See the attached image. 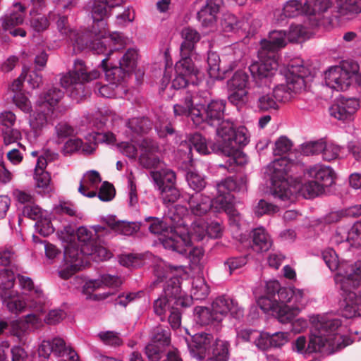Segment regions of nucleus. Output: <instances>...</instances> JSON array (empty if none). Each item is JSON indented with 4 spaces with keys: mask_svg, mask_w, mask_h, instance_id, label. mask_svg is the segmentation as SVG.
Wrapping results in <instances>:
<instances>
[{
    "mask_svg": "<svg viewBox=\"0 0 361 361\" xmlns=\"http://www.w3.org/2000/svg\"><path fill=\"white\" fill-rule=\"evenodd\" d=\"M25 7L20 3H16L13 8L1 18L2 27L4 30H11L23 23L25 20Z\"/></svg>",
    "mask_w": 361,
    "mask_h": 361,
    "instance_id": "nucleus-27",
    "label": "nucleus"
},
{
    "mask_svg": "<svg viewBox=\"0 0 361 361\" xmlns=\"http://www.w3.org/2000/svg\"><path fill=\"white\" fill-rule=\"evenodd\" d=\"M109 61L107 58H104L100 64L105 72L106 80L115 85L120 86L121 82L124 81L129 74L120 66H111V64L109 63Z\"/></svg>",
    "mask_w": 361,
    "mask_h": 361,
    "instance_id": "nucleus-32",
    "label": "nucleus"
},
{
    "mask_svg": "<svg viewBox=\"0 0 361 361\" xmlns=\"http://www.w3.org/2000/svg\"><path fill=\"white\" fill-rule=\"evenodd\" d=\"M191 212L195 216L206 214L212 207V200L210 197L201 193L191 195L188 200Z\"/></svg>",
    "mask_w": 361,
    "mask_h": 361,
    "instance_id": "nucleus-31",
    "label": "nucleus"
},
{
    "mask_svg": "<svg viewBox=\"0 0 361 361\" xmlns=\"http://www.w3.org/2000/svg\"><path fill=\"white\" fill-rule=\"evenodd\" d=\"M176 74H180L188 78L192 84L197 83L199 71L194 66V64L189 57H184L176 63L175 66Z\"/></svg>",
    "mask_w": 361,
    "mask_h": 361,
    "instance_id": "nucleus-35",
    "label": "nucleus"
},
{
    "mask_svg": "<svg viewBox=\"0 0 361 361\" xmlns=\"http://www.w3.org/2000/svg\"><path fill=\"white\" fill-rule=\"evenodd\" d=\"M199 106V104H195L193 97L188 94L180 103L173 106V114L175 116L190 117L197 124L203 121V114Z\"/></svg>",
    "mask_w": 361,
    "mask_h": 361,
    "instance_id": "nucleus-22",
    "label": "nucleus"
},
{
    "mask_svg": "<svg viewBox=\"0 0 361 361\" xmlns=\"http://www.w3.org/2000/svg\"><path fill=\"white\" fill-rule=\"evenodd\" d=\"M15 284L14 273L9 269H4L0 272V293H12Z\"/></svg>",
    "mask_w": 361,
    "mask_h": 361,
    "instance_id": "nucleus-52",
    "label": "nucleus"
},
{
    "mask_svg": "<svg viewBox=\"0 0 361 361\" xmlns=\"http://www.w3.org/2000/svg\"><path fill=\"white\" fill-rule=\"evenodd\" d=\"M81 253L84 255H90L94 260H106L111 257V253L104 246L94 245H86L81 249Z\"/></svg>",
    "mask_w": 361,
    "mask_h": 361,
    "instance_id": "nucleus-43",
    "label": "nucleus"
},
{
    "mask_svg": "<svg viewBox=\"0 0 361 361\" xmlns=\"http://www.w3.org/2000/svg\"><path fill=\"white\" fill-rule=\"evenodd\" d=\"M0 296L3 304L12 313L20 314L28 306V302H27L17 290L12 293H1Z\"/></svg>",
    "mask_w": 361,
    "mask_h": 361,
    "instance_id": "nucleus-29",
    "label": "nucleus"
},
{
    "mask_svg": "<svg viewBox=\"0 0 361 361\" xmlns=\"http://www.w3.org/2000/svg\"><path fill=\"white\" fill-rule=\"evenodd\" d=\"M359 106L360 103L355 98H341L331 106L329 114L338 120H350Z\"/></svg>",
    "mask_w": 361,
    "mask_h": 361,
    "instance_id": "nucleus-21",
    "label": "nucleus"
},
{
    "mask_svg": "<svg viewBox=\"0 0 361 361\" xmlns=\"http://www.w3.org/2000/svg\"><path fill=\"white\" fill-rule=\"evenodd\" d=\"M55 133L59 143L75 134L74 128L66 122H61L55 126Z\"/></svg>",
    "mask_w": 361,
    "mask_h": 361,
    "instance_id": "nucleus-60",
    "label": "nucleus"
},
{
    "mask_svg": "<svg viewBox=\"0 0 361 361\" xmlns=\"http://www.w3.org/2000/svg\"><path fill=\"white\" fill-rule=\"evenodd\" d=\"M322 257L326 264L331 271H338L335 276V279H336L337 275L339 274L340 270H341L343 273L350 272L349 267H351L352 265H348L346 264H339L338 256L333 249L328 248L322 252Z\"/></svg>",
    "mask_w": 361,
    "mask_h": 361,
    "instance_id": "nucleus-41",
    "label": "nucleus"
},
{
    "mask_svg": "<svg viewBox=\"0 0 361 361\" xmlns=\"http://www.w3.org/2000/svg\"><path fill=\"white\" fill-rule=\"evenodd\" d=\"M213 319L221 322L228 312L235 318L240 319L243 316V310L239 307L237 302L232 298L225 296L216 298L212 304Z\"/></svg>",
    "mask_w": 361,
    "mask_h": 361,
    "instance_id": "nucleus-16",
    "label": "nucleus"
},
{
    "mask_svg": "<svg viewBox=\"0 0 361 361\" xmlns=\"http://www.w3.org/2000/svg\"><path fill=\"white\" fill-rule=\"evenodd\" d=\"M222 0H207L206 4L197 13V18L204 27L213 29L216 27L217 16Z\"/></svg>",
    "mask_w": 361,
    "mask_h": 361,
    "instance_id": "nucleus-23",
    "label": "nucleus"
},
{
    "mask_svg": "<svg viewBox=\"0 0 361 361\" xmlns=\"http://www.w3.org/2000/svg\"><path fill=\"white\" fill-rule=\"evenodd\" d=\"M259 336V331L247 328L239 327L236 329V341L237 342H250Z\"/></svg>",
    "mask_w": 361,
    "mask_h": 361,
    "instance_id": "nucleus-64",
    "label": "nucleus"
},
{
    "mask_svg": "<svg viewBox=\"0 0 361 361\" xmlns=\"http://www.w3.org/2000/svg\"><path fill=\"white\" fill-rule=\"evenodd\" d=\"M94 150L93 144L83 143L80 139H69L63 147L64 154H72L75 152H80L84 154H90Z\"/></svg>",
    "mask_w": 361,
    "mask_h": 361,
    "instance_id": "nucleus-42",
    "label": "nucleus"
},
{
    "mask_svg": "<svg viewBox=\"0 0 361 361\" xmlns=\"http://www.w3.org/2000/svg\"><path fill=\"white\" fill-rule=\"evenodd\" d=\"M181 36L183 39L180 51L184 56L188 55L195 48V45L200 39L199 32L191 27H185L182 30Z\"/></svg>",
    "mask_w": 361,
    "mask_h": 361,
    "instance_id": "nucleus-36",
    "label": "nucleus"
},
{
    "mask_svg": "<svg viewBox=\"0 0 361 361\" xmlns=\"http://www.w3.org/2000/svg\"><path fill=\"white\" fill-rule=\"evenodd\" d=\"M99 75L97 70L87 72L84 62L77 59L73 70L61 77L60 83L63 88L70 91L72 97L78 99L86 96L84 93V83L97 79Z\"/></svg>",
    "mask_w": 361,
    "mask_h": 361,
    "instance_id": "nucleus-8",
    "label": "nucleus"
},
{
    "mask_svg": "<svg viewBox=\"0 0 361 361\" xmlns=\"http://www.w3.org/2000/svg\"><path fill=\"white\" fill-rule=\"evenodd\" d=\"M305 174L322 184L323 188L331 185L334 182V171L324 165L317 164L311 166L307 170Z\"/></svg>",
    "mask_w": 361,
    "mask_h": 361,
    "instance_id": "nucleus-30",
    "label": "nucleus"
},
{
    "mask_svg": "<svg viewBox=\"0 0 361 361\" xmlns=\"http://www.w3.org/2000/svg\"><path fill=\"white\" fill-rule=\"evenodd\" d=\"M164 297H160L154 301V312L162 317L167 310L171 307V302L174 300L173 304L176 305L188 306L190 305V298L185 297L180 288V279L171 277L167 281L164 288Z\"/></svg>",
    "mask_w": 361,
    "mask_h": 361,
    "instance_id": "nucleus-12",
    "label": "nucleus"
},
{
    "mask_svg": "<svg viewBox=\"0 0 361 361\" xmlns=\"http://www.w3.org/2000/svg\"><path fill=\"white\" fill-rule=\"evenodd\" d=\"M158 189L163 203L167 207L176 202L180 197V192L176 186H166Z\"/></svg>",
    "mask_w": 361,
    "mask_h": 361,
    "instance_id": "nucleus-54",
    "label": "nucleus"
},
{
    "mask_svg": "<svg viewBox=\"0 0 361 361\" xmlns=\"http://www.w3.org/2000/svg\"><path fill=\"white\" fill-rule=\"evenodd\" d=\"M209 293V288L203 278L195 279L192 283L191 298L195 300H204Z\"/></svg>",
    "mask_w": 361,
    "mask_h": 361,
    "instance_id": "nucleus-48",
    "label": "nucleus"
},
{
    "mask_svg": "<svg viewBox=\"0 0 361 361\" xmlns=\"http://www.w3.org/2000/svg\"><path fill=\"white\" fill-rule=\"evenodd\" d=\"M279 300L290 307H297L299 312L306 302V295L303 290L295 288H283L279 292Z\"/></svg>",
    "mask_w": 361,
    "mask_h": 361,
    "instance_id": "nucleus-24",
    "label": "nucleus"
},
{
    "mask_svg": "<svg viewBox=\"0 0 361 361\" xmlns=\"http://www.w3.org/2000/svg\"><path fill=\"white\" fill-rule=\"evenodd\" d=\"M247 178L239 176L228 177L216 185L217 195L212 200V207L216 212H225L230 216H235L238 212L234 207V197L232 192L247 190Z\"/></svg>",
    "mask_w": 361,
    "mask_h": 361,
    "instance_id": "nucleus-7",
    "label": "nucleus"
},
{
    "mask_svg": "<svg viewBox=\"0 0 361 361\" xmlns=\"http://www.w3.org/2000/svg\"><path fill=\"white\" fill-rule=\"evenodd\" d=\"M257 305L265 312L272 311L275 313L281 323L292 321L299 313L298 307H290L287 305L281 303L279 300V301L273 300L269 295L260 297L257 300Z\"/></svg>",
    "mask_w": 361,
    "mask_h": 361,
    "instance_id": "nucleus-14",
    "label": "nucleus"
},
{
    "mask_svg": "<svg viewBox=\"0 0 361 361\" xmlns=\"http://www.w3.org/2000/svg\"><path fill=\"white\" fill-rule=\"evenodd\" d=\"M307 75L306 68L298 62H293L288 66L286 75V84H281L273 90V96L278 102L290 101L294 94L305 87L304 78Z\"/></svg>",
    "mask_w": 361,
    "mask_h": 361,
    "instance_id": "nucleus-10",
    "label": "nucleus"
},
{
    "mask_svg": "<svg viewBox=\"0 0 361 361\" xmlns=\"http://www.w3.org/2000/svg\"><path fill=\"white\" fill-rule=\"evenodd\" d=\"M103 230V228L97 226L94 228V232L85 226L78 228L77 231V237L79 242L81 243L80 250L82 247L86 245H94L95 243L94 240V236L96 235L97 233ZM80 255H82L81 250L79 252Z\"/></svg>",
    "mask_w": 361,
    "mask_h": 361,
    "instance_id": "nucleus-45",
    "label": "nucleus"
},
{
    "mask_svg": "<svg viewBox=\"0 0 361 361\" xmlns=\"http://www.w3.org/2000/svg\"><path fill=\"white\" fill-rule=\"evenodd\" d=\"M267 67L257 63H252L249 67L253 78L250 94L256 99L257 107L262 111L279 108L278 102L271 94L272 78L276 73V63L273 62Z\"/></svg>",
    "mask_w": 361,
    "mask_h": 361,
    "instance_id": "nucleus-4",
    "label": "nucleus"
},
{
    "mask_svg": "<svg viewBox=\"0 0 361 361\" xmlns=\"http://www.w3.org/2000/svg\"><path fill=\"white\" fill-rule=\"evenodd\" d=\"M34 179L39 193L46 195L52 191L51 176L47 171L35 172Z\"/></svg>",
    "mask_w": 361,
    "mask_h": 361,
    "instance_id": "nucleus-46",
    "label": "nucleus"
},
{
    "mask_svg": "<svg viewBox=\"0 0 361 361\" xmlns=\"http://www.w3.org/2000/svg\"><path fill=\"white\" fill-rule=\"evenodd\" d=\"M140 149L139 160L143 167L155 169L159 166L161 151L156 141L149 138L143 139L140 144Z\"/></svg>",
    "mask_w": 361,
    "mask_h": 361,
    "instance_id": "nucleus-15",
    "label": "nucleus"
},
{
    "mask_svg": "<svg viewBox=\"0 0 361 361\" xmlns=\"http://www.w3.org/2000/svg\"><path fill=\"white\" fill-rule=\"evenodd\" d=\"M63 97V92L60 89L52 87L39 97L37 104L42 108L43 106H47L48 110L51 111Z\"/></svg>",
    "mask_w": 361,
    "mask_h": 361,
    "instance_id": "nucleus-40",
    "label": "nucleus"
},
{
    "mask_svg": "<svg viewBox=\"0 0 361 361\" xmlns=\"http://www.w3.org/2000/svg\"><path fill=\"white\" fill-rule=\"evenodd\" d=\"M241 22L238 21L233 14L226 13L223 16L221 26L226 32L235 31L241 27Z\"/></svg>",
    "mask_w": 361,
    "mask_h": 361,
    "instance_id": "nucleus-62",
    "label": "nucleus"
},
{
    "mask_svg": "<svg viewBox=\"0 0 361 361\" xmlns=\"http://www.w3.org/2000/svg\"><path fill=\"white\" fill-rule=\"evenodd\" d=\"M230 357L229 343L227 341L217 339L212 349L213 361H227Z\"/></svg>",
    "mask_w": 361,
    "mask_h": 361,
    "instance_id": "nucleus-49",
    "label": "nucleus"
},
{
    "mask_svg": "<svg viewBox=\"0 0 361 361\" xmlns=\"http://www.w3.org/2000/svg\"><path fill=\"white\" fill-rule=\"evenodd\" d=\"M207 235L206 222L195 221L188 232L182 233L178 230H171L165 238L161 239L163 246L166 249L172 250L178 253L187 252L185 247L191 246L194 242L202 240Z\"/></svg>",
    "mask_w": 361,
    "mask_h": 361,
    "instance_id": "nucleus-9",
    "label": "nucleus"
},
{
    "mask_svg": "<svg viewBox=\"0 0 361 361\" xmlns=\"http://www.w3.org/2000/svg\"><path fill=\"white\" fill-rule=\"evenodd\" d=\"M322 184L315 180H310L303 184L300 192L305 198H312L319 195L324 192Z\"/></svg>",
    "mask_w": 361,
    "mask_h": 361,
    "instance_id": "nucleus-55",
    "label": "nucleus"
},
{
    "mask_svg": "<svg viewBox=\"0 0 361 361\" xmlns=\"http://www.w3.org/2000/svg\"><path fill=\"white\" fill-rule=\"evenodd\" d=\"M343 238L353 246L361 245V221L354 224L347 231H339Z\"/></svg>",
    "mask_w": 361,
    "mask_h": 361,
    "instance_id": "nucleus-50",
    "label": "nucleus"
},
{
    "mask_svg": "<svg viewBox=\"0 0 361 361\" xmlns=\"http://www.w3.org/2000/svg\"><path fill=\"white\" fill-rule=\"evenodd\" d=\"M326 85L337 91L345 90L351 82V74L341 66L329 68L324 73Z\"/></svg>",
    "mask_w": 361,
    "mask_h": 361,
    "instance_id": "nucleus-18",
    "label": "nucleus"
},
{
    "mask_svg": "<svg viewBox=\"0 0 361 361\" xmlns=\"http://www.w3.org/2000/svg\"><path fill=\"white\" fill-rule=\"evenodd\" d=\"M54 347H55V355L61 357V361H79L77 353L70 346H67L63 339L61 338H54Z\"/></svg>",
    "mask_w": 361,
    "mask_h": 361,
    "instance_id": "nucleus-37",
    "label": "nucleus"
},
{
    "mask_svg": "<svg viewBox=\"0 0 361 361\" xmlns=\"http://www.w3.org/2000/svg\"><path fill=\"white\" fill-rule=\"evenodd\" d=\"M322 140L310 141L302 144L300 146L301 152L307 156L321 153L324 146Z\"/></svg>",
    "mask_w": 361,
    "mask_h": 361,
    "instance_id": "nucleus-63",
    "label": "nucleus"
},
{
    "mask_svg": "<svg viewBox=\"0 0 361 361\" xmlns=\"http://www.w3.org/2000/svg\"><path fill=\"white\" fill-rule=\"evenodd\" d=\"M137 53L135 49H129L119 61V66L128 74L136 67Z\"/></svg>",
    "mask_w": 361,
    "mask_h": 361,
    "instance_id": "nucleus-53",
    "label": "nucleus"
},
{
    "mask_svg": "<svg viewBox=\"0 0 361 361\" xmlns=\"http://www.w3.org/2000/svg\"><path fill=\"white\" fill-rule=\"evenodd\" d=\"M230 92L228 99L235 104H245L248 101L250 87L249 75L243 71H237L228 82Z\"/></svg>",
    "mask_w": 361,
    "mask_h": 361,
    "instance_id": "nucleus-13",
    "label": "nucleus"
},
{
    "mask_svg": "<svg viewBox=\"0 0 361 361\" xmlns=\"http://www.w3.org/2000/svg\"><path fill=\"white\" fill-rule=\"evenodd\" d=\"M64 258L66 267L59 271V274L61 279H68L80 269V264L77 262L80 259L79 251L68 246L65 249Z\"/></svg>",
    "mask_w": 361,
    "mask_h": 361,
    "instance_id": "nucleus-28",
    "label": "nucleus"
},
{
    "mask_svg": "<svg viewBox=\"0 0 361 361\" xmlns=\"http://www.w3.org/2000/svg\"><path fill=\"white\" fill-rule=\"evenodd\" d=\"M18 284L24 293L28 295V307L30 309L41 310L44 304L45 297L39 286H35L31 278L18 275Z\"/></svg>",
    "mask_w": 361,
    "mask_h": 361,
    "instance_id": "nucleus-17",
    "label": "nucleus"
},
{
    "mask_svg": "<svg viewBox=\"0 0 361 361\" xmlns=\"http://www.w3.org/2000/svg\"><path fill=\"white\" fill-rule=\"evenodd\" d=\"M56 27L62 38H68L71 41L74 51H81L87 47V42L83 40V33L72 29L66 16H59L56 21Z\"/></svg>",
    "mask_w": 361,
    "mask_h": 361,
    "instance_id": "nucleus-19",
    "label": "nucleus"
},
{
    "mask_svg": "<svg viewBox=\"0 0 361 361\" xmlns=\"http://www.w3.org/2000/svg\"><path fill=\"white\" fill-rule=\"evenodd\" d=\"M287 35L282 30H273L269 32L268 38L261 41V48L258 51L259 62H254L257 65H265L269 67L273 62L276 63L277 71L278 55L277 51L286 47L288 42Z\"/></svg>",
    "mask_w": 361,
    "mask_h": 361,
    "instance_id": "nucleus-11",
    "label": "nucleus"
},
{
    "mask_svg": "<svg viewBox=\"0 0 361 361\" xmlns=\"http://www.w3.org/2000/svg\"><path fill=\"white\" fill-rule=\"evenodd\" d=\"M104 221L114 232L125 235H133L140 226L139 223L118 221L115 216H111L105 218Z\"/></svg>",
    "mask_w": 361,
    "mask_h": 361,
    "instance_id": "nucleus-33",
    "label": "nucleus"
},
{
    "mask_svg": "<svg viewBox=\"0 0 361 361\" xmlns=\"http://www.w3.org/2000/svg\"><path fill=\"white\" fill-rule=\"evenodd\" d=\"M221 60L217 53L209 51L207 56L208 73L212 78H218L221 69Z\"/></svg>",
    "mask_w": 361,
    "mask_h": 361,
    "instance_id": "nucleus-58",
    "label": "nucleus"
},
{
    "mask_svg": "<svg viewBox=\"0 0 361 361\" xmlns=\"http://www.w3.org/2000/svg\"><path fill=\"white\" fill-rule=\"evenodd\" d=\"M186 179L190 188L194 190L200 191L205 187L206 182L204 178L195 171H189Z\"/></svg>",
    "mask_w": 361,
    "mask_h": 361,
    "instance_id": "nucleus-61",
    "label": "nucleus"
},
{
    "mask_svg": "<svg viewBox=\"0 0 361 361\" xmlns=\"http://www.w3.org/2000/svg\"><path fill=\"white\" fill-rule=\"evenodd\" d=\"M337 12L340 16L361 12V0H339Z\"/></svg>",
    "mask_w": 361,
    "mask_h": 361,
    "instance_id": "nucleus-47",
    "label": "nucleus"
},
{
    "mask_svg": "<svg viewBox=\"0 0 361 361\" xmlns=\"http://www.w3.org/2000/svg\"><path fill=\"white\" fill-rule=\"evenodd\" d=\"M127 126L135 133H145L152 128V123L147 118H133L127 123Z\"/></svg>",
    "mask_w": 361,
    "mask_h": 361,
    "instance_id": "nucleus-56",
    "label": "nucleus"
},
{
    "mask_svg": "<svg viewBox=\"0 0 361 361\" xmlns=\"http://www.w3.org/2000/svg\"><path fill=\"white\" fill-rule=\"evenodd\" d=\"M306 1L302 4L298 0H289L283 5L282 14L286 18H295L304 14L307 16Z\"/></svg>",
    "mask_w": 361,
    "mask_h": 361,
    "instance_id": "nucleus-44",
    "label": "nucleus"
},
{
    "mask_svg": "<svg viewBox=\"0 0 361 361\" xmlns=\"http://www.w3.org/2000/svg\"><path fill=\"white\" fill-rule=\"evenodd\" d=\"M350 273L340 270L336 279L343 298L342 313L346 318L361 316V260L349 267Z\"/></svg>",
    "mask_w": 361,
    "mask_h": 361,
    "instance_id": "nucleus-3",
    "label": "nucleus"
},
{
    "mask_svg": "<svg viewBox=\"0 0 361 361\" xmlns=\"http://www.w3.org/2000/svg\"><path fill=\"white\" fill-rule=\"evenodd\" d=\"M293 162L286 157L275 159L267 166V174L271 183V192L274 197L282 201L290 200L295 192V186L290 184V171Z\"/></svg>",
    "mask_w": 361,
    "mask_h": 361,
    "instance_id": "nucleus-5",
    "label": "nucleus"
},
{
    "mask_svg": "<svg viewBox=\"0 0 361 361\" xmlns=\"http://www.w3.org/2000/svg\"><path fill=\"white\" fill-rule=\"evenodd\" d=\"M101 181L99 172L94 170L87 171L80 181L78 192L83 196L94 197L97 195V189Z\"/></svg>",
    "mask_w": 361,
    "mask_h": 361,
    "instance_id": "nucleus-25",
    "label": "nucleus"
},
{
    "mask_svg": "<svg viewBox=\"0 0 361 361\" xmlns=\"http://www.w3.org/2000/svg\"><path fill=\"white\" fill-rule=\"evenodd\" d=\"M151 176L158 188L166 186H176V176L175 173L169 169H164L160 171H152Z\"/></svg>",
    "mask_w": 361,
    "mask_h": 361,
    "instance_id": "nucleus-39",
    "label": "nucleus"
},
{
    "mask_svg": "<svg viewBox=\"0 0 361 361\" xmlns=\"http://www.w3.org/2000/svg\"><path fill=\"white\" fill-rule=\"evenodd\" d=\"M106 27L97 28L92 26L90 34H83V40L87 45L85 49H90L94 54H104L108 60L114 53L123 49L127 39L120 32H113L107 35Z\"/></svg>",
    "mask_w": 361,
    "mask_h": 361,
    "instance_id": "nucleus-6",
    "label": "nucleus"
},
{
    "mask_svg": "<svg viewBox=\"0 0 361 361\" xmlns=\"http://www.w3.org/2000/svg\"><path fill=\"white\" fill-rule=\"evenodd\" d=\"M192 146L200 154L206 155L210 153L208 143L201 134L195 133L190 136L188 140L190 150H191Z\"/></svg>",
    "mask_w": 361,
    "mask_h": 361,
    "instance_id": "nucleus-51",
    "label": "nucleus"
},
{
    "mask_svg": "<svg viewBox=\"0 0 361 361\" xmlns=\"http://www.w3.org/2000/svg\"><path fill=\"white\" fill-rule=\"evenodd\" d=\"M333 5L332 0H306L307 16L319 20Z\"/></svg>",
    "mask_w": 361,
    "mask_h": 361,
    "instance_id": "nucleus-38",
    "label": "nucleus"
},
{
    "mask_svg": "<svg viewBox=\"0 0 361 361\" xmlns=\"http://www.w3.org/2000/svg\"><path fill=\"white\" fill-rule=\"evenodd\" d=\"M212 338V335L206 333H200L193 336L192 342L188 344L192 358L197 360L204 359L207 348L210 344Z\"/></svg>",
    "mask_w": 361,
    "mask_h": 361,
    "instance_id": "nucleus-26",
    "label": "nucleus"
},
{
    "mask_svg": "<svg viewBox=\"0 0 361 361\" xmlns=\"http://www.w3.org/2000/svg\"><path fill=\"white\" fill-rule=\"evenodd\" d=\"M313 329L310 336L309 343L305 336H300L293 343V350L304 355L322 351L332 354L352 343L348 336H344L335 331L341 326L338 319L330 316H317L312 319Z\"/></svg>",
    "mask_w": 361,
    "mask_h": 361,
    "instance_id": "nucleus-2",
    "label": "nucleus"
},
{
    "mask_svg": "<svg viewBox=\"0 0 361 361\" xmlns=\"http://www.w3.org/2000/svg\"><path fill=\"white\" fill-rule=\"evenodd\" d=\"M252 233V249L258 253L268 251L272 245V240L264 228H255Z\"/></svg>",
    "mask_w": 361,
    "mask_h": 361,
    "instance_id": "nucleus-34",
    "label": "nucleus"
},
{
    "mask_svg": "<svg viewBox=\"0 0 361 361\" xmlns=\"http://www.w3.org/2000/svg\"><path fill=\"white\" fill-rule=\"evenodd\" d=\"M123 2V0H94L89 6L94 22L92 26L98 29L106 27L104 20L108 16L109 9L119 6Z\"/></svg>",
    "mask_w": 361,
    "mask_h": 361,
    "instance_id": "nucleus-20",
    "label": "nucleus"
},
{
    "mask_svg": "<svg viewBox=\"0 0 361 361\" xmlns=\"http://www.w3.org/2000/svg\"><path fill=\"white\" fill-rule=\"evenodd\" d=\"M226 102L211 101L204 109L203 120L211 126H217V149L228 157L225 167L233 170V165L243 166L247 162V156L240 149L249 142L247 130L244 126L234 128L228 120H223Z\"/></svg>",
    "mask_w": 361,
    "mask_h": 361,
    "instance_id": "nucleus-1",
    "label": "nucleus"
},
{
    "mask_svg": "<svg viewBox=\"0 0 361 361\" xmlns=\"http://www.w3.org/2000/svg\"><path fill=\"white\" fill-rule=\"evenodd\" d=\"M288 42H298L310 37V32L301 25H292L287 35Z\"/></svg>",
    "mask_w": 361,
    "mask_h": 361,
    "instance_id": "nucleus-57",
    "label": "nucleus"
},
{
    "mask_svg": "<svg viewBox=\"0 0 361 361\" xmlns=\"http://www.w3.org/2000/svg\"><path fill=\"white\" fill-rule=\"evenodd\" d=\"M152 341L162 345H169L170 343V331L161 326L154 328L152 333Z\"/></svg>",
    "mask_w": 361,
    "mask_h": 361,
    "instance_id": "nucleus-59",
    "label": "nucleus"
}]
</instances>
